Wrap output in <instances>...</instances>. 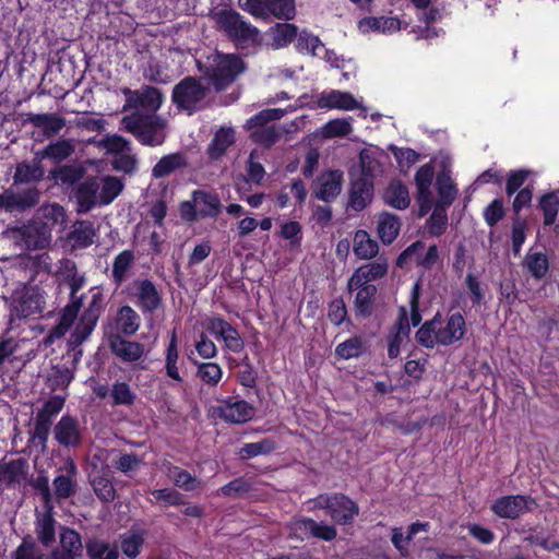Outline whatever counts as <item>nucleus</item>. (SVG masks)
<instances>
[{"mask_svg": "<svg viewBox=\"0 0 559 559\" xmlns=\"http://www.w3.org/2000/svg\"><path fill=\"white\" fill-rule=\"evenodd\" d=\"M294 109L293 106H289L286 109L269 108L261 110L246 122V128L250 131V138L254 142L269 147L276 143L284 134L297 131L305 124L304 117L295 119L289 124H269L271 121L280 120L286 112Z\"/></svg>", "mask_w": 559, "mask_h": 559, "instance_id": "1", "label": "nucleus"}, {"mask_svg": "<svg viewBox=\"0 0 559 559\" xmlns=\"http://www.w3.org/2000/svg\"><path fill=\"white\" fill-rule=\"evenodd\" d=\"M465 334V319L456 312L445 320L435 317L426 322L416 333L417 341L425 347L436 345L448 346L463 338Z\"/></svg>", "mask_w": 559, "mask_h": 559, "instance_id": "2", "label": "nucleus"}, {"mask_svg": "<svg viewBox=\"0 0 559 559\" xmlns=\"http://www.w3.org/2000/svg\"><path fill=\"white\" fill-rule=\"evenodd\" d=\"M200 69L218 91L229 86L247 69L243 60L231 53H215L200 63Z\"/></svg>", "mask_w": 559, "mask_h": 559, "instance_id": "3", "label": "nucleus"}, {"mask_svg": "<svg viewBox=\"0 0 559 559\" xmlns=\"http://www.w3.org/2000/svg\"><path fill=\"white\" fill-rule=\"evenodd\" d=\"M122 124L127 131L134 134L144 145L157 146L165 140L166 122L155 115L135 112L123 117Z\"/></svg>", "mask_w": 559, "mask_h": 559, "instance_id": "4", "label": "nucleus"}, {"mask_svg": "<svg viewBox=\"0 0 559 559\" xmlns=\"http://www.w3.org/2000/svg\"><path fill=\"white\" fill-rule=\"evenodd\" d=\"M215 16L219 28L238 45L250 46L260 41L258 28L243 21L238 12L222 10Z\"/></svg>", "mask_w": 559, "mask_h": 559, "instance_id": "5", "label": "nucleus"}, {"mask_svg": "<svg viewBox=\"0 0 559 559\" xmlns=\"http://www.w3.org/2000/svg\"><path fill=\"white\" fill-rule=\"evenodd\" d=\"M215 16L219 28L238 45L250 46L260 41L258 28L243 21L238 12L222 10Z\"/></svg>", "mask_w": 559, "mask_h": 559, "instance_id": "6", "label": "nucleus"}, {"mask_svg": "<svg viewBox=\"0 0 559 559\" xmlns=\"http://www.w3.org/2000/svg\"><path fill=\"white\" fill-rule=\"evenodd\" d=\"M537 507L536 499L530 495H508L497 498L490 510L500 519L515 520L534 511Z\"/></svg>", "mask_w": 559, "mask_h": 559, "instance_id": "7", "label": "nucleus"}, {"mask_svg": "<svg viewBox=\"0 0 559 559\" xmlns=\"http://www.w3.org/2000/svg\"><path fill=\"white\" fill-rule=\"evenodd\" d=\"M209 414L226 423L242 424L253 417L254 408L245 400L233 396L218 400L215 405L209 408Z\"/></svg>", "mask_w": 559, "mask_h": 559, "instance_id": "8", "label": "nucleus"}, {"mask_svg": "<svg viewBox=\"0 0 559 559\" xmlns=\"http://www.w3.org/2000/svg\"><path fill=\"white\" fill-rule=\"evenodd\" d=\"M43 305V294L36 286H24L14 292L11 301V323L14 318L22 319L40 313Z\"/></svg>", "mask_w": 559, "mask_h": 559, "instance_id": "9", "label": "nucleus"}, {"mask_svg": "<svg viewBox=\"0 0 559 559\" xmlns=\"http://www.w3.org/2000/svg\"><path fill=\"white\" fill-rule=\"evenodd\" d=\"M313 508L328 510L330 516L340 524H346L358 514V507L343 495H320L313 500Z\"/></svg>", "mask_w": 559, "mask_h": 559, "instance_id": "10", "label": "nucleus"}, {"mask_svg": "<svg viewBox=\"0 0 559 559\" xmlns=\"http://www.w3.org/2000/svg\"><path fill=\"white\" fill-rule=\"evenodd\" d=\"M243 8L261 17L272 15L280 20H293L296 15L295 0H246Z\"/></svg>", "mask_w": 559, "mask_h": 559, "instance_id": "11", "label": "nucleus"}, {"mask_svg": "<svg viewBox=\"0 0 559 559\" xmlns=\"http://www.w3.org/2000/svg\"><path fill=\"white\" fill-rule=\"evenodd\" d=\"M206 87L198 80L187 78L176 85L173 92L174 103L181 109L193 111L198 109L206 96Z\"/></svg>", "mask_w": 559, "mask_h": 559, "instance_id": "12", "label": "nucleus"}, {"mask_svg": "<svg viewBox=\"0 0 559 559\" xmlns=\"http://www.w3.org/2000/svg\"><path fill=\"white\" fill-rule=\"evenodd\" d=\"M317 105L321 109L354 110L360 109L366 117V108L362 106V99H357L349 92L331 90L322 92L317 99Z\"/></svg>", "mask_w": 559, "mask_h": 559, "instance_id": "13", "label": "nucleus"}, {"mask_svg": "<svg viewBox=\"0 0 559 559\" xmlns=\"http://www.w3.org/2000/svg\"><path fill=\"white\" fill-rule=\"evenodd\" d=\"M206 330L217 338H222L225 347L233 353H240L245 343L238 331L230 323L219 317L209 318L205 322Z\"/></svg>", "mask_w": 559, "mask_h": 559, "instance_id": "14", "label": "nucleus"}, {"mask_svg": "<svg viewBox=\"0 0 559 559\" xmlns=\"http://www.w3.org/2000/svg\"><path fill=\"white\" fill-rule=\"evenodd\" d=\"M433 167L431 165L421 166L415 175V183L417 188V201L419 204V216H425L431 209L433 195L431 183L433 179Z\"/></svg>", "mask_w": 559, "mask_h": 559, "instance_id": "15", "label": "nucleus"}, {"mask_svg": "<svg viewBox=\"0 0 559 559\" xmlns=\"http://www.w3.org/2000/svg\"><path fill=\"white\" fill-rule=\"evenodd\" d=\"M388 266V260L382 257L373 262L359 266L350 276L348 287L370 285V282L382 278L386 274Z\"/></svg>", "mask_w": 559, "mask_h": 559, "instance_id": "16", "label": "nucleus"}, {"mask_svg": "<svg viewBox=\"0 0 559 559\" xmlns=\"http://www.w3.org/2000/svg\"><path fill=\"white\" fill-rule=\"evenodd\" d=\"M40 227L49 230L51 234L52 229L58 228L62 230L67 223V215L64 209L57 203H49L41 205L35 215L34 221Z\"/></svg>", "mask_w": 559, "mask_h": 559, "instance_id": "17", "label": "nucleus"}, {"mask_svg": "<svg viewBox=\"0 0 559 559\" xmlns=\"http://www.w3.org/2000/svg\"><path fill=\"white\" fill-rule=\"evenodd\" d=\"M38 200L39 191L35 188L17 193L5 191L0 194V209L3 207L7 211H23L35 206Z\"/></svg>", "mask_w": 559, "mask_h": 559, "instance_id": "18", "label": "nucleus"}, {"mask_svg": "<svg viewBox=\"0 0 559 559\" xmlns=\"http://www.w3.org/2000/svg\"><path fill=\"white\" fill-rule=\"evenodd\" d=\"M163 102L160 92L154 87H145L141 92H127V107L156 111Z\"/></svg>", "mask_w": 559, "mask_h": 559, "instance_id": "19", "label": "nucleus"}, {"mask_svg": "<svg viewBox=\"0 0 559 559\" xmlns=\"http://www.w3.org/2000/svg\"><path fill=\"white\" fill-rule=\"evenodd\" d=\"M56 440L64 447H76L81 443L79 421L71 416H62L53 429Z\"/></svg>", "mask_w": 559, "mask_h": 559, "instance_id": "20", "label": "nucleus"}, {"mask_svg": "<svg viewBox=\"0 0 559 559\" xmlns=\"http://www.w3.org/2000/svg\"><path fill=\"white\" fill-rule=\"evenodd\" d=\"M109 346L111 352L124 362L140 360L145 352L143 344L124 340L119 335L110 338Z\"/></svg>", "mask_w": 559, "mask_h": 559, "instance_id": "21", "label": "nucleus"}, {"mask_svg": "<svg viewBox=\"0 0 559 559\" xmlns=\"http://www.w3.org/2000/svg\"><path fill=\"white\" fill-rule=\"evenodd\" d=\"M298 34V27L290 23H276L265 33V43L273 49L288 46Z\"/></svg>", "mask_w": 559, "mask_h": 559, "instance_id": "22", "label": "nucleus"}, {"mask_svg": "<svg viewBox=\"0 0 559 559\" xmlns=\"http://www.w3.org/2000/svg\"><path fill=\"white\" fill-rule=\"evenodd\" d=\"M402 259L414 260L418 265L430 269L439 261V250L436 245L429 246L425 251V246L421 242L411 245L400 257Z\"/></svg>", "mask_w": 559, "mask_h": 559, "instance_id": "23", "label": "nucleus"}, {"mask_svg": "<svg viewBox=\"0 0 559 559\" xmlns=\"http://www.w3.org/2000/svg\"><path fill=\"white\" fill-rule=\"evenodd\" d=\"M343 174L338 170H331L322 174L318 178V187L316 190L317 198L323 201L334 199L342 187Z\"/></svg>", "mask_w": 559, "mask_h": 559, "instance_id": "24", "label": "nucleus"}, {"mask_svg": "<svg viewBox=\"0 0 559 559\" xmlns=\"http://www.w3.org/2000/svg\"><path fill=\"white\" fill-rule=\"evenodd\" d=\"M79 212H87L93 206L100 204L98 178H92L82 182L76 191Z\"/></svg>", "mask_w": 559, "mask_h": 559, "instance_id": "25", "label": "nucleus"}, {"mask_svg": "<svg viewBox=\"0 0 559 559\" xmlns=\"http://www.w3.org/2000/svg\"><path fill=\"white\" fill-rule=\"evenodd\" d=\"M22 240L27 249H44L50 243L51 234L37 223L32 222L22 229Z\"/></svg>", "mask_w": 559, "mask_h": 559, "instance_id": "26", "label": "nucleus"}, {"mask_svg": "<svg viewBox=\"0 0 559 559\" xmlns=\"http://www.w3.org/2000/svg\"><path fill=\"white\" fill-rule=\"evenodd\" d=\"M401 26V21L393 16L366 17L358 23V28L361 33L376 31L382 34H392L399 31Z\"/></svg>", "mask_w": 559, "mask_h": 559, "instance_id": "27", "label": "nucleus"}, {"mask_svg": "<svg viewBox=\"0 0 559 559\" xmlns=\"http://www.w3.org/2000/svg\"><path fill=\"white\" fill-rule=\"evenodd\" d=\"M195 211L202 217H216L221 212L219 199L210 192L197 190L193 192Z\"/></svg>", "mask_w": 559, "mask_h": 559, "instance_id": "28", "label": "nucleus"}, {"mask_svg": "<svg viewBox=\"0 0 559 559\" xmlns=\"http://www.w3.org/2000/svg\"><path fill=\"white\" fill-rule=\"evenodd\" d=\"M37 539L45 546L50 547L56 542V521L52 518L51 509L39 514L35 523Z\"/></svg>", "mask_w": 559, "mask_h": 559, "instance_id": "29", "label": "nucleus"}, {"mask_svg": "<svg viewBox=\"0 0 559 559\" xmlns=\"http://www.w3.org/2000/svg\"><path fill=\"white\" fill-rule=\"evenodd\" d=\"M28 121L43 130L47 138L58 134L66 126V119L51 114H32Z\"/></svg>", "mask_w": 559, "mask_h": 559, "instance_id": "30", "label": "nucleus"}, {"mask_svg": "<svg viewBox=\"0 0 559 559\" xmlns=\"http://www.w3.org/2000/svg\"><path fill=\"white\" fill-rule=\"evenodd\" d=\"M136 296L143 311L152 312L160 305V296L156 287L147 280L136 283Z\"/></svg>", "mask_w": 559, "mask_h": 559, "instance_id": "31", "label": "nucleus"}, {"mask_svg": "<svg viewBox=\"0 0 559 559\" xmlns=\"http://www.w3.org/2000/svg\"><path fill=\"white\" fill-rule=\"evenodd\" d=\"M428 523L416 522L413 523L405 535L400 527L392 528L391 542L393 546L400 551L402 556H407L408 554V544L415 537V535L419 532L428 531Z\"/></svg>", "mask_w": 559, "mask_h": 559, "instance_id": "32", "label": "nucleus"}, {"mask_svg": "<svg viewBox=\"0 0 559 559\" xmlns=\"http://www.w3.org/2000/svg\"><path fill=\"white\" fill-rule=\"evenodd\" d=\"M385 156L377 148H365L359 154L361 171L365 178H372L382 173V159Z\"/></svg>", "mask_w": 559, "mask_h": 559, "instance_id": "33", "label": "nucleus"}, {"mask_svg": "<svg viewBox=\"0 0 559 559\" xmlns=\"http://www.w3.org/2000/svg\"><path fill=\"white\" fill-rule=\"evenodd\" d=\"M188 165L183 153L177 152L162 157L152 169V176L163 178Z\"/></svg>", "mask_w": 559, "mask_h": 559, "instance_id": "34", "label": "nucleus"}, {"mask_svg": "<svg viewBox=\"0 0 559 559\" xmlns=\"http://www.w3.org/2000/svg\"><path fill=\"white\" fill-rule=\"evenodd\" d=\"M353 251L359 259L369 260L377 255L379 246L366 230H358L354 236Z\"/></svg>", "mask_w": 559, "mask_h": 559, "instance_id": "35", "label": "nucleus"}, {"mask_svg": "<svg viewBox=\"0 0 559 559\" xmlns=\"http://www.w3.org/2000/svg\"><path fill=\"white\" fill-rule=\"evenodd\" d=\"M372 197V185L369 179L364 178L355 181L352 186L349 205L355 211H361L370 202Z\"/></svg>", "mask_w": 559, "mask_h": 559, "instance_id": "36", "label": "nucleus"}, {"mask_svg": "<svg viewBox=\"0 0 559 559\" xmlns=\"http://www.w3.org/2000/svg\"><path fill=\"white\" fill-rule=\"evenodd\" d=\"M73 152L74 144L71 140H58L38 152L37 158H49L55 163H60L71 156Z\"/></svg>", "mask_w": 559, "mask_h": 559, "instance_id": "37", "label": "nucleus"}, {"mask_svg": "<svg viewBox=\"0 0 559 559\" xmlns=\"http://www.w3.org/2000/svg\"><path fill=\"white\" fill-rule=\"evenodd\" d=\"M61 554L69 555L72 558L81 556L83 544L81 535L69 527H61L59 531Z\"/></svg>", "mask_w": 559, "mask_h": 559, "instance_id": "38", "label": "nucleus"}, {"mask_svg": "<svg viewBox=\"0 0 559 559\" xmlns=\"http://www.w3.org/2000/svg\"><path fill=\"white\" fill-rule=\"evenodd\" d=\"M401 224L395 215L382 213L378 218V236L381 241L389 245L394 241L400 233Z\"/></svg>", "mask_w": 559, "mask_h": 559, "instance_id": "39", "label": "nucleus"}, {"mask_svg": "<svg viewBox=\"0 0 559 559\" xmlns=\"http://www.w3.org/2000/svg\"><path fill=\"white\" fill-rule=\"evenodd\" d=\"M165 370L166 374L174 381L181 383L182 377L179 371V350L177 336L174 332L165 352Z\"/></svg>", "mask_w": 559, "mask_h": 559, "instance_id": "40", "label": "nucleus"}, {"mask_svg": "<svg viewBox=\"0 0 559 559\" xmlns=\"http://www.w3.org/2000/svg\"><path fill=\"white\" fill-rule=\"evenodd\" d=\"M26 476V463L23 460H13L0 466V483L4 485L20 484Z\"/></svg>", "mask_w": 559, "mask_h": 559, "instance_id": "41", "label": "nucleus"}, {"mask_svg": "<svg viewBox=\"0 0 559 559\" xmlns=\"http://www.w3.org/2000/svg\"><path fill=\"white\" fill-rule=\"evenodd\" d=\"M384 201L392 207L397 210L406 209L411 203L407 188L400 181H392L385 192Z\"/></svg>", "mask_w": 559, "mask_h": 559, "instance_id": "42", "label": "nucleus"}, {"mask_svg": "<svg viewBox=\"0 0 559 559\" xmlns=\"http://www.w3.org/2000/svg\"><path fill=\"white\" fill-rule=\"evenodd\" d=\"M140 317L130 307L123 306L119 309L116 318L117 330L124 335H133L140 328Z\"/></svg>", "mask_w": 559, "mask_h": 559, "instance_id": "43", "label": "nucleus"}, {"mask_svg": "<svg viewBox=\"0 0 559 559\" xmlns=\"http://www.w3.org/2000/svg\"><path fill=\"white\" fill-rule=\"evenodd\" d=\"M96 231L93 225L88 222H79L74 225L70 234V241L75 249H83L90 247L94 242Z\"/></svg>", "mask_w": 559, "mask_h": 559, "instance_id": "44", "label": "nucleus"}, {"mask_svg": "<svg viewBox=\"0 0 559 559\" xmlns=\"http://www.w3.org/2000/svg\"><path fill=\"white\" fill-rule=\"evenodd\" d=\"M437 188L439 195L437 206L447 207L452 204L457 195V189L445 170L438 175Z\"/></svg>", "mask_w": 559, "mask_h": 559, "instance_id": "45", "label": "nucleus"}, {"mask_svg": "<svg viewBox=\"0 0 559 559\" xmlns=\"http://www.w3.org/2000/svg\"><path fill=\"white\" fill-rule=\"evenodd\" d=\"M235 134L231 129L222 128L216 133L211 144L209 145V155L212 159L222 157L227 148L233 145Z\"/></svg>", "mask_w": 559, "mask_h": 559, "instance_id": "46", "label": "nucleus"}, {"mask_svg": "<svg viewBox=\"0 0 559 559\" xmlns=\"http://www.w3.org/2000/svg\"><path fill=\"white\" fill-rule=\"evenodd\" d=\"M69 475H60L53 479L55 495L58 499H66L74 493L75 485L72 476L76 474L75 464L70 461L68 463Z\"/></svg>", "mask_w": 559, "mask_h": 559, "instance_id": "47", "label": "nucleus"}, {"mask_svg": "<svg viewBox=\"0 0 559 559\" xmlns=\"http://www.w3.org/2000/svg\"><path fill=\"white\" fill-rule=\"evenodd\" d=\"M100 204H109L122 191V181L114 176L98 178Z\"/></svg>", "mask_w": 559, "mask_h": 559, "instance_id": "48", "label": "nucleus"}, {"mask_svg": "<svg viewBox=\"0 0 559 559\" xmlns=\"http://www.w3.org/2000/svg\"><path fill=\"white\" fill-rule=\"evenodd\" d=\"M40 159L41 158L36 157L32 163L19 164L14 174L15 182H31L39 180L44 176Z\"/></svg>", "mask_w": 559, "mask_h": 559, "instance_id": "49", "label": "nucleus"}, {"mask_svg": "<svg viewBox=\"0 0 559 559\" xmlns=\"http://www.w3.org/2000/svg\"><path fill=\"white\" fill-rule=\"evenodd\" d=\"M524 265L536 280L543 278L549 269L548 258L542 252H527Z\"/></svg>", "mask_w": 559, "mask_h": 559, "instance_id": "50", "label": "nucleus"}, {"mask_svg": "<svg viewBox=\"0 0 559 559\" xmlns=\"http://www.w3.org/2000/svg\"><path fill=\"white\" fill-rule=\"evenodd\" d=\"M197 377L206 385L216 386L223 378V369L216 362H199Z\"/></svg>", "mask_w": 559, "mask_h": 559, "instance_id": "51", "label": "nucleus"}, {"mask_svg": "<svg viewBox=\"0 0 559 559\" xmlns=\"http://www.w3.org/2000/svg\"><path fill=\"white\" fill-rule=\"evenodd\" d=\"M353 131L352 118H338L326 122L320 129L323 138L346 136Z\"/></svg>", "mask_w": 559, "mask_h": 559, "instance_id": "52", "label": "nucleus"}, {"mask_svg": "<svg viewBox=\"0 0 559 559\" xmlns=\"http://www.w3.org/2000/svg\"><path fill=\"white\" fill-rule=\"evenodd\" d=\"M86 550L90 559H118L119 556L116 546L99 539L90 540Z\"/></svg>", "mask_w": 559, "mask_h": 559, "instance_id": "53", "label": "nucleus"}, {"mask_svg": "<svg viewBox=\"0 0 559 559\" xmlns=\"http://www.w3.org/2000/svg\"><path fill=\"white\" fill-rule=\"evenodd\" d=\"M367 350L365 341L360 337H352L338 344L335 353L343 359L356 358Z\"/></svg>", "mask_w": 559, "mask_h": 559, "instance_id": "54", "label": "nucleus"}, {"mask_svg": "<svg viewBox=\"0 0 559 559\" xmlns=\"http://www.w3.org/2000/svg\"><path fill=\"white\" fill-rule=\"evenodd\" d=\"M350 292L357 290L356 297H355V307L356 310L362 314L366 316L370 312L372 299L376 294V286L373 285H364L359 287H348Z\"/></svg>", "mask_w": 559, "mask_h": 559, "instance_id": "55", "label": "nucleus"}, {"mask_svg": "<svg viewBox=\"0 0 559 559\" xmlns=\"http://www.w3.org/2000/svg\"><path fill=\"white\" fill-rule=\"evenodd\" d=\"M296 48L300 52L311 53L312 56H321V51L324 50V45L311 33L302 31L297 34Z\"/></svg>", "mask_w": 559, "mask_h": 559, "instance_id": "56", "label": "nucleus"}, {"mask_svg": "<svg viewBox=\"0 0 559 559\" xmlns=\"http://www.w3.org/2000/svg\"><path fill=\"white\" fill-rule=\"evenodd\" d=\"M168 476L177 487L186 491L195 490L200 487V480L197 477L177 466L168 468Z\"/></svg>", "mask_w": 559, "mask_h": 559, "instance_id": "57", "label": "nucleus"}, {"mask_svg": "<svg viewBox=\"0 0 559 559\" xmlns=\"http://www.w3.org/2000/svg\"><path fill=\"white\" fill-rule=\"evenodd\" d=\"M144 543L143 533L139 531H129L121 537V549L129 558H135Z\"/></svg>", "mask_w": 559, "mask_h": 559, "instance_id": "58", "label": "nucleus"}, {"mask_svg": "<svg viewBox=\"0 0 559 559\" xmlns=\"http://www.w3.org/2000/svg\"><path fill=\"white\" fill-rule=\"evenodd\" d=\"M275 449V442L271 439H263L259 442L246 443L240 448L238 454L241 459H250L272 452Z\"/></svg>", "mask_w": 559, "mask_h": 559, "instance_id": "59", "label": "nucleus"}, {"mask_svg": "<svg viewBox=\"0 0 559 559\" xmlns=\"http://www.w3.org/2000/svg\"><path fill=\"white\" fill-rule=\"evenodd\" d=\"M96 325V322L82 316L75 323L74 331L72 332L69 343L71 346H79L82 344L88 335L92 333Z\"/></svg>", "mask_w": 559, "mask_h": 559, "instance_id": "60", "label": "nucleus"}, {"mask_svg": "<svg viewBox=\"0 0 559 559\" xmlns=\"http://www.w3.org/2000/svg\"><path fill=\"white\" fill-rule=\"evenodd\" d=\"M132 261L133 254L129 250L122 251L116 257L112 265V277L118 284L124 280V276L130 269Z\"/></svg>", "mask_w": 559, "mask_h": 559, "instance_id": "61", "label": "nucleus"}, {"mask_svg": "<svg viewBox=\"0 0 559 559\" xmlns=\"http://www.w3.org/2000/svg\"><path fill=\"white\" fill-rule=\"evenodd\" d=\"M540 207L544 213V224H554L559 210V198L555 193L544 195L540 200Z\"/></svg>", "mask_w": 559, "mask_h": 559, "instance_id": "62", "label": "nucleus"}, {"mask_svg": "<svg viewBox=\"0 0 559 559\" xmlns=\"http://www.w3.org/2000/svg\"><path fill=\"white\" fill-rule=\"evenodd\" d=\"M448 225V216L444 207L436 206L431 216L427 221V227L431 235L440 236L444 233Z\"/></svg>", "mask_w": 559, "mask_h": 559, "instance_id": "63", "label": "nucleus"}, {"mask_svg": "<svg viewBox=\"0 0 559 559\" xmlns=\"http://www.w3.org/2000/svg\"><path fill=\"white\" fill-rule=\"evenodd\" d=\"M99 146L103 147L106 153L114 155L115 157L119 154L129 150L130 144L120 135H110L99 141Z\"/></svg>", "mask_w": 559, "mask_h": 559, "instance_id": "64", "label": "nucleus"}]
</instances>
